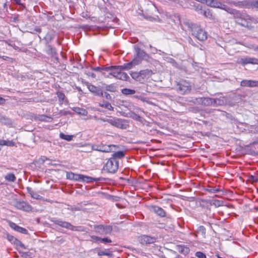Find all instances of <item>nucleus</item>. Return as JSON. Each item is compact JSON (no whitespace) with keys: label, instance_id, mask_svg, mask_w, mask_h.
Returning a JSON list of instances; mask_svg holds the SVG:
<instances>
[{"label":"nucleus","instance_id":"f257e3e1","mask_svg":"<svg viewBox=\"0 0 258 258\" xmlns=\"http://www.w3.org/2000/svg\"><path fill=\"white\" fill-rule=\"evenodd\" d=\"M184 24L191 31L192 35L201 41L207 39V32L198 25L192 24L189 21L184 22Z\"/></svg>","mask_w":258,"mask_h":258},{"label":"nucleus","instance_id":"f03ea898","mask_svg":"<svg viewBox=\"0 0 258 258\" xmlns=\"http://www.w3.org/2000/svg\"><path fill=\"white\" fill-rule=\"evenodd\" d=\"M228 13L233 15L235 22L237 24L244 27H248L249 24L247 21L252 20V17L248 15L241 13L240 11L231 8H230Z\"/></svg>","mask_w":258,"mask_h":258},{"label":"nucleus","instance_id":"7ed1b4c3","mask_svg":"<svg viewBox=\"0 0 258 258\" xmlns=\"http://www.w3.org/2000/svg\"><path fill=\"white\" fill-rule=\"evenodd\" d=\"M153 74L152 71L149 69L142 70L140 72H132L130 74L133 79L142 84L146 82Z\"/></svg>","mask_w":258,"mask_h":258},{"label":"nucleus","instance_id":"20e7f679","mask_svg":"<svg viewBox=\"0 0 258 258\" xmlns=\"http://www.w3.org/2000/svg\"><path fill=\"white\" fill-rule=\"evenodd\" d=\"M54 223L62 227L70 229L72 231H81L83 232L85 231V229L82 226H75L72 225L70 223L63 221L60 219L55 220L53 221Z\"/></svg>","mask_w":258,"mask_h":258},{"label":"nucleus","instance_id":"39448f33","mask_svg":"<svg viewBox=\"0 0 258 258\" xmlns=\"http://www.w3.org/2000/svg\"><path fill=\"white\" fill-rule=\"evenodd\" d=\"M118 167V162L116 159L111 158L107 161L103 168L108 172L114 173L117 171Z\"/></svg>","mask_w":258,"mask_h":258},{"label":"nucleus","instance_id":"423d86ee","mask_svg":"<svg viewBox=\"0 0 258 258\" xmlns=\"http://www.w3.org/2000/svg\"><path fill=\"white\" fill-rule=\"evenodd\" d=\"M177 85L178 92L182 94L189 93L191 89L190 83L186 80H180Z\"/></svg>","mask_w":258,"mask_h":258},{"label":"nucleus","instance_id":"0eeeda50","mask_svg":"<svg viewBox=\"0 0 258 258\" xmlns=\"http://www.w3.org/2000/svg\"><path fill=\"white\" fill-rule=\"evenodd\" d=\"M94 229L96 233L100 235L110 234L112 231V227L110 225H95Z\"/></svg>","mask_w":258,"mask_h":258},{"label":"nucleus","instance_id":"6e6552de","mask_svg":"<svg viewBox=\"0 0 258 258\" xmlns=\"http://www.w3.org/2000/svg\"><path fill=\"white\" fill-rule=\"evenodd\" d=\"M134 49L135 55L134 58L139 60V64L142 62L143 60H148L149 59V55L143 50H142L138 46L135 45Z\"/></svg>","mask_w":258,"mask_h":258},{"label":"nucleus","instance_id":"1a4fd4ad","mask_svg":"<svg viewBox=\"0 0 258 258\" xmlns=\"http://www.w3.org/2000/svg\"><path fill=\"white\" fill-rule=\"evenodd\" d=\"M206 4L213 8H219L226 11L227 13L229 11L230 7L222 4L218 0H207Z\"/></svg>","mask_w":258,"mask_h":258},{"label":"nucleus","instance_id":"9d476101","mask_svg":"<svg viewBox=\"0 0 258 258\" xmlns=\"http://www.w3.org/2000/svg\"><path fill=\"white\" fill-rule=\"evenodd\" d=\"M109 123L113 126L121 129H125L127 127V124L124 123V120L112 116H110Z\"/></svg>","mask_w":258,"mask_h":258},{"label":"nucleus","instance_id":"9b49d317","mask_svg":"<svg viewBox=\"0 0 258 258\" xmlns=\"http://www.w3.org/2000/svg\"><path fill=\"white\" fill-rule=\"evenodd\" d=\"M217 100H214L213 98H209V97H203V98H198L195 99V101H194L195 103L198 104H201L204 106H210L213 105V103H217Z\"/></svg>","mask_w":258,"mask_h":258},{"label":"nucleus","instance_id":"f8f14e48","mask_svg":"<svg viewBox=\"0 0 258 258\" xmlns=\"http://www.w3.org/2000/svg\"><path fill=\"white\" fill-rule=\"evenodd\" d=\"M239 62L242 66H245L247 64H258V58L246 56L241 58Z\"/></svg>","mask_w":258,"mask_h":258},{"label":"nucleus","instance_id":"ddd939ff","mask_svg":"<svg viewBox=\"0 0 258 258\" xmlns=\"http://www.w3.org/2000/svg\"><path fill=\"white\" fill-rule=\"evenodd\" d=\"M156 239L154 237L144 235L139 237V242L142 244H151L155 242Z\"/></svg>","mask_w":258,"mask_h":258},{"label":"nucleus","instance_id":"4468645a","mask_svg":"<svg viewBox=\"0 0 258 258\" xmlns=\"http://www.w3.org/2000/svg\"><path fill=\"white\" fill-rule=\"evenodd\" d=\"M14 206L18 209L26 211L31 210V207L27 203L23 201H15Z\"/></svg>","mask_w":258,"mask_h":258},{"label":"nucleus","instance_id":"2eb2a0df","mask_svg":"<svg viewBox=\"0 0 258 258\" xmlns=\"http://www.w3.org/2000/svg\"><path fill=\"white\" fill-rule=\"evenodd\" d=\"M113 147H114V146L113 145H98L96 146V148H95L94 150L98 151H101L102 152L109 153L112 151Z\"/></svg>","mask_w":258,"mask_h":258},{"label":"nucleus","instance_id":"dca6fc26","mask_svg":"<svg viewBox=\"0 0 258 258\" xmlns=\"http://www.w3.org/2000/svg\"><path fill=\"white\" fill-rule=\"evenodd\" d=\"M241 86L256 87H258V81L251 80H244L240 83Z\"/></svg>","mask_w":258,"mask_h":258},{"label":"nucleus","instance_id":"f3484780","mask_svg":"<svg viewBox=\"0 0 258 258\" xmlns=\"http://www.w3.org/2000/svg\"><path fill=\"white\" fill-rule=\"evenodd\" d=\"M139 60H138L137 59H133L132 61H131L130 62L124 63L122 66H119V67H120V69L121 70H130L132 68H133L134 67L139 65Z\"/></svg>","mask_w":258,"mask_h":258},{"label":"nucleus","instance_id":"a211bd4d","mask_svg":"<svg viewBox=\"0 0 258 258\" xmlns=\"http://www.w3.org/2000/svg\"><path fill=\"white\" fill-rule=\"evenodd\" d=\"M150 210L156 214L158 216L160 217H163L165 216V212L164 210L158 206H152L150 207Z\"/></svg>","mask_w":258,"mask_h":258},{"label":"nucleus","instance_id":"6ab92c4d","mask_svg":"<svg viewBox=\"0 0 258 258\" xmlns=\"http://www.w3.org/2000/svg\"><path fill=\"white\" fill-rule=\"evenodd\" d=\"M226 3L229 5H232L235 7L239 8H246V0L242 1H233L231 0H226L225 2Z\"/></svg>","mask_w":258,"mask_h":258},{"label":"nucleus","instance_id":"aec40b11","mask_svg":"<svg viewBox=\"0 0 258 258\" xmlns=\"http://www.w3.org/2000/svg\"><path fill=\"white\" fill-rule=\"evenodd\" d=\"M196 10L199 14L203 15L206 18L211 19L212 17V14L209 9L203 10L201 8H199L198 7Z\"/></svg>","mask_w":258,"mask_h":258},{"label":"nucleus","instance_id":"412c9836","mask_svg":"<svg viewBox=\"0 0 258 258\" xmlns=\"http://www.w3.org/2000/svg\"><path fill=\"white\" fill-rule=\"evenodd\" d=\"M9 225L12 229L19 232L25 234L27 231L26 229L17 225L16 223L12 222H10Z\"/></svg>","mask_w":258,"mask_h":258},{"label":"nucleus","instance_id":"4be33fe9","mask_svg":"<svg viewBox=\"0 0 258 258\" xmlns=\"http://www.w3.org/2000/svg\"><path fill=\"white\" fill-rule=\"evenodd\" d=\"M246 8L258 9V0L246 1Z\"/></svg>","mask_w":258,"mask_h":258},{"label":"nucleus","instance_id":"5701e85b","mask_svg":"<svg viewBox=\"0 0 258 258\" xmlns=\"http://www.w3.org/2000/svg\"><path fill=\"white\" fill-rule=\"evenodd\" d=\"M100 178H93V177L88 176H85L84 175H82V180H81L82 181L86 182L88 183L92 182L93 181H100Z\"/></svg>","mask_w":258,"mask_h":258},{"label":"nucleus","instance_id":"b1692460","mask_svg":"<svg viewBox=\"0 0 258 258\" xmlns=\"http://www.w3.org/2000/svg\"><path fill=\"white\" fill-rule=\"evenodd\" d=\"M112 69L113 68L111 67H105L101 75L105 78H110Z\"/></svg>","mask_w":258,"mask_h":258},{"label":"nucleus","instance_id":"393cba45","mask_svg":"<svg viewBox=\"0 0 258 258\" xmlns=\"http://www.w3.org/2000/svg\"><path fill=\"white\" fill-rule=\"evenodd\" d=\"M14 244L16 246V248L21 252V250L23 249H26V247L24 245L22 242L17 239V240H15V242H14Z\"/></svg>","mask_w":258,"mask_h":258},{"label":"nucleus","instance_id":"a878e982","mask_svg":"<svg viewBox=\"0 0 258 258\" xmlns=\"http://www.w3.org/2000/svg\"><path fill=\"white\" fill-rule=\"evenodd\" d=\"M123 70L120 69L118 75L116 76V79L125 81L127 80L128 76L126 73L122 72Z\"/></svg>","mask_w":258,"mask_h":258},{"label":"nucleus","instance_id":"bb28decb","mask_svg":"<svg viewBox=\"0 0 258 258\" xmlns=\"http://www.w3.org/2000/svg\"><path fill=\"white\" fill-rule=\"evenodd\" d=\"M177 250L178 252L186 255L189 252V249L188 247L184 245H179L177 247Z\"/></svg>","mask_w":258,"mask_h":258},{"label":"nucleus","instance_id":"cd10ccee","mask_svg":"<svg viewBox=\"0 0 258 258\" xmlns=\"http://www.w3.org/2000/svg\"><path fill=\"white\" fill-rule=\"evenodd\" d=\"M102 88L104 89L106 91H110L111 92H114L116 91V87L113 84L107 85L105 84H103Z\"/></svg>","mask_w":258,"mask_h":258},{"label":"nucleus","instance_id":"c85d7f7f","mask_svg":"<svg viewBox=\"0 0 258 258\" xmlns=\"http://www.w3.org/2000/svg\"><path fill=\"white\" fill-rule=\"evenodd\" d=\"M99 106L105 108L109 110H113V107L109 102L103 101V102L99 103Z\"/></svg>","mask_w":258,"mask_h":258},{"label":"nucleus","instance_id":"c756f323","mask_svg":"<svg viewBox=\"0 0 258 258\" xmlns=\"http://www.w3.org/2000/svg\"><path fill=\"white\" fill-rule=\"evenodd\" d=\"M74 110L78 114L83 115V116H86L88 114L87 111L82 108L79 107H76L74 109Z\"/></svg>","mask_w":258,"mask_h":258},{"label":"nucleus","instance_id":"7c9ffc66","mask_svg":"<svg viewBox=\"0 0 258 258\" xmlns=\"http://www.w3.org/2000/svg\"><path fill=\"white\" fill-rule=\"evenodd\" d=\"M113 68V69L111 70V76L113 77L116 78V76L118 75V73L120 70L119 66H111Z\"/></svg>","mask_w":258,"mask_h":258},{"label":"nucleus","instance_id":"2f4dec72","mask_svg":"<svg viewBox=\"0 0 258 258\" xmlns=\"http://www.w3.org/2000/svg\"><path fill=\"white\" fill-rule=\"evenodd\" d=\"M124 153L123 151H119L116 152H114L112 154V157L111 158H114L116 159V158L121 159L124 156Z\"/></svg>","mask_w":258,"mask_h":258},{"label":"nucleus","instance_id":"473e14b6","mask_svg":"<svg viewBox=\"0 0 258 258\" xmlns=\"http://www.w3.org/2000/svg\"><path fill=\"white\" fill-rule=\"evenodd\" d=\"M0 145L13 147L15 145V143L12 141L1 140L0 141Z\"/></svg>","mask_w":258,"mask_h":258},{"label":"nucleus","instance_id":"72a5a7b5","mask_svg":"<svg viewBox=\"0 0 258 258\" xmlns=\"http://www.w3.org/2000/svg\"><path fill=\"white\" fill-rule=\"evenodd\" d=\"M5 179L8 181L14 182L16 177L13 173H8L5 176Z\"/></svg>","mask_w":258,"mask_h":258},{"label":"nucleus","instance_id":"f704fd0d","mask_svg":"<svg viewBox=\"0 0 258 258\" xmlns=\"http://www.w3.org/2000/svg\"><path fill=\"white\" fill-rule=\"evenodd\" d=\"M87 86L90 92L95 93V94L98 92V89L96 86L88 83L87 84Z\"/></svg>","mask_w":258,"mask_h":258},{"label":"nucleus","instance_id":"c9c22d12","mask_svg":"<svg viewBox=\"0 0 258 258\" xmlns=\"http://www.w3.org/2000/svg\"><path fill=\"white\" fill-rule=\"evenodd\" d=\"M47 53L51 56H54L56 54L55 49L52 46L48 45L47 47Z\"/></svg>","mask_w":258,"mask_h":258},{"label":"nucleus","instance_id":"e433bc0d","mask_svg":"<svg viewBox=\"0 0 258 258\" xmlns=\"http://www.w3.org/2000/svg\"><path fill=\"white\" fill-rule=\"evenodd\" d=\"M59 137L63 140H65L68 141H71L73 140V135H65L63 133H61L59 134Z\"/></svg>","mask_w":258,"mask_h":258},{"label":"nucleus","instance_id":"4c0bfd02","mask_svg":"<svg viewBox=\"0 0 258 258\" xmlns=\"http://www.w3.org/2000/svg\"><path fill=\"white\" fill-rule=\"evenodd\" d=\"M121 92L124 95H132L136 93V91L133 89L124 88L122 89Z\"/></svg>","mask_w":258,"mask_h":258},{"label":"nucleus","instance_id":"58836bf2","mask_svg":"<svg viewBox=\"0 0 258 258\" xmlns=\"http://www.w3.org/2000/svg\"><path fill=\"white\" fill-rule=\"evenodd\" d=\"M56 95L57 96V97L58 98L59 101L60 102V103H62L66 98L64 93H63L61 92H57L56 93Z\"/></svg>","mask_w":258,"mask_h":258},{"label":"nucleus","instance_id":"ea45409f","mask_svg":"<svg viewBox=\"0 0 258 258\" xmlns=\"http://www.w3.org/2000/svg\"><path fill=\"white\" fill-rule=\"evenodd\" d=\"M39 119L41 121L49 122L52 120V118L46 115H40L39 117Z\"/></svg>","mask_w":258,"mask_h":258},{"label":"nucleus","instance_id":"a19ab883","mask_svg":"<svg viewBox=\"0 0 258 258\" xmlns=\"http://www.w3.org/2000/svg\"><path fill=\"white\" fill-rule=\"evenodd\" d=\"M130 117L136 120H141V117L135 112H131L130 113Z\"/></svg>","mask_w":258,"mask_h":258},{"label":"nucleus","instance_id":"79ce46f5","mask_svg":"<svg viewBox=\"0 0 258 258\" xmlns=\"http://www.w3.org/2000/svg\"><path fill=\"white\" fill-rule=\"evenodd\" d=\"M0 122L4 124H7L9 123V119L5 116L0 114Z\"/></svg>","mask_w":258,"mask_h":258},{"label":"nucleus","instance_id":"37998d69","mask_svg":"<svg viewBox=\"0 0 258 258\" xmlns=\"http://www.w3.org/2000/svg\"><path fill=\"white\" fill-rule=\"evenodd\" d=\"M198 232L201 233L202 235H205L206 234V228L203 226H200L198 229Z\"/></svg>","mask_w":258,"mask_h":258},{"label":"nucleus","instance_id":"c03bdc74","mask_svg":"<svg viewBox=\"0 0 258 258\" xmlns=\"http://www.w3.org/2000/svg\"><path fill=\"white\" fill-rule=\"evenodd\" d=\"M29 194L31 195L32 197L38 199L39 196L37 195L35 192H34L33 190H31V189H28Z\"/></svg>","mask_w":258,"mask_h":258},{"label":"nucleus","instance_id":"a18cd8bd","mask_svg":"<svg viewBox=\"0 0 258 258\" xmlns=\"http://www.w3.org/2000/svg\"><path fill=\"white\" fill-rule=\"evenodd\" d=\"M90 238H91V240L94 242H98L99 241H100V239H101V237H99L98 236H94V235H92V236H90Z\"/></svg>","mask_w":258,"mask_h":258},{"label":"nucleus","instance_id":"49530a36","mask_svg":"<svg viewBox=\"0 0 258 258\" xmlns=\"http://www.w3.org/2000/svg\"><path fill=\"white\" fill-rule=\"evenodd\" d=\"M7 239L13 244L14 242H15V240H17V238H15L13 235L9 234H7Z\"/></svg>","mask_w":258,"mask_h":258},{"label":"nucleus","instance_id":"de8ad7c7","mask_svg":"<svg viewBox=\"0 0 258 258\" xmlns=\"http://www.w3.org/2000/svg\"><path fill=\"white\" fill-rule=\"evenodd\" d=\"M195 255L198 258H206L205 254L201 251L197 252Z\"/></svg>","mask_w":258,"mask_h":258},{"label":"nucleus","instance_id":"09e8293b","mask_svg":"<svg viewBox=\"0 0 258 258\" xmlns=\"http://www.w3.org/2000/svg\"><path fill=\"white\" fill-rule=\"evenodd\" d=\"M98 255L102 256V255H107V256H111L112 255V253L109 252H106L104 251H100L98 252Z\"/></svg>","mask_w":258,"mask_h":258},{"label":"nucleus","instance_id":"8fccbe9b","mask_svg":"<svg viewBox=\"0 0 258 258\" xmlns=\"http://www.w3.org/2000/svg\"><path fill=\"white\" fill-rule=\"evenodd\" d=\"M96 119L98 121H101L103 122H107L109 123V119H110V116L106 117L105 118L100 117V118H97L95 117Z\"/></svg>","mask_w":258,"mask_h":258},{"label":"nucleus","instance_id":"3c124183","mask_svg":"<svg viewBox=\"0 0 258 258\" xmlns=\"http://www.w3.org/2000/svg\"><path fill=\"white\" fill-rule=\"evenodd\" d=\"M100 242L104 243H111L112 242L111 240L108 238H101Z\"/></svg>","mask_w":258,"mask_h":258},{"label":"nucleus","instance_id":"603ef678","mask_svg":"<svg viewBox=\"0 0 258 258\" xmlns=\"http://www.w3.org/2000/svg\"><path fill=\"white\" fill-rule=\"evenodd\" d=\"M74 178L73 180L76 181H81L82 174H78L74 173Z\"/></svg>","mask_w":258,"mask_h":258},{"label":"nucleus","instance_id":"864d4df0","mask_svg":"<svg viewBox=\"0 0 258 258\" xmlns=\"http://www.w3.org/2000/svg\"><path fill=\"white\" fill-rule=\"evenodd\" d=\"M104 67H95V68H92V70H93V71H94L95 72H100L102 74V71H103V70L104 69Z\"/></svg>","mask_w":258,"mask_h":258},{"label":"nucleus","instance_id":"5fc2aeb1","mask_svg":"<svg viewBox=\"0 0 258 258\" xmlns=\"http://www.w3.org/2000/svg\"><path fill=\"white\" fill-rule=\"evenodd\" d=\"M74 173L69 172L67 174V177L69 179L73 180L74 178Z\"/></svg>","mask_w":258,"mask_h":258},{"label":"nucleus","instance_id":"6e6d98bb","mask_svg":"<svg viewBox=\"0 0 258 258\" xmlns=\"http://www.w3.org/2000/svg\"><path fill=\"white\" fill-rule=\"evenodd\" d=\"M214 100H218L217 101V103H213V106H217V105H221L222 103H223V101L221 100L220 99H214Z\"/></svg>","mask_w":258,"mask_h":258},{"label":"nucleus","instance_id":"4d7b16f0","mask_svg":"<svg viewBox=\"0 0 258 258\" xmlns=\"http://www.w3.org/2000/svg\"><path fill=\"white\" fill-rule=\"evenodd\" d=\"M103 96H104L103 97H105L107 100H111V96L109 94H108L107 92H104Z\"/></svg>","mask_w":258,"mask_h":258},{"label":"nucleus","instance_id":"13d9d810","mask_svg":"<svg viewBox=\"0 0 258 258\" xmlns=\"http://www.w3.org/2000/svg\"><path fill=\"white\" fill-rule=\"evenodd\" d=\"M250 178L251 179V180L252 181V182H257L258 181V179L256 177V176H252L251 175L250 177Z\"/></svg>","mask_w":258,"mask_h":258},{"label":"nucleus","instance_id":"bf43d9fd","mask_svg":"<svg viewBox=\"0 0 258 258\" xmlns=\"http://www.w3.org/2000/svg\"><path fill=\"white\" fill-rule=\"evenodd\" d=\"M104 93V92H103L102 91H101L100 90L98 89V92L96 93V95L99 96L103 97Z\"/></svg>","mask_w":258,"mask_h":258},{"label":"nucleus","instance_id":"052dcab7","mask_svg":"<svg viewBox=\"0 0 258 258\" xmlns=\"http://www.w3.org/2000/svg\"><path fill=\"white\" fill-rule=\"evenodd\" d=\"M87 74L89 76H91L92 78H96V75L92 73V72H88V73H87Z\"/></svg>","mask_w":258,"mask_h":258},{"label":"nucleus","instance_id":"680f3d73","mask_svg":"<svg viewBox=\"0 0 258 258\" xmlns=\"http://www.w3.org/2000/svg\"><path fill=\"white\" fill-rule=\"evenodd\" d=\"M21 253H22V256L24 258H27L28 256H29L28 252H25L21 251Z\"/></svg>","mask_w":258,"mask_h":258},{"label":"nucleus","instance_id":"e2e57ef3","mask_svg":"<svg viewBox=\"0 0 258 258\" xmlns=\"http://www.w3.org/2000/svg\"><path fill=\"white\" fill-rule=\"evenodd\" d=\"M5 102L6 100L4 98L0 97V105L5 104Z\"/></svg>","mask_w":258,"mask_h":258},{"label":"nucleus","instance_id":"0e129e2a","mask_svg":"<svg viewBox=\"0 0 258 258\" xmlns=\"http://www.w3.org/2000/svg\"><path fill=\"white\" fill-rule=\"evenodd\" d=\"M219 191V189L217 188H213L210 190V191L213 193H216V192H218Z\"/></svg>","mask_w":258,"mask_h":258},{"label":"nucleus","instance_id":"69168bd1","mask_svg":"<svg viewBox=\"0 0 258 258\" xmlns=\"http://www.w3.org/2000/svg\"><path fill=\"white\" fill-rule=\"evenodd\" d=\"M34 30L36 32L40 33L41 32V29L38 27H35Z\"/></svg>","mask_w":258,"mask_h":258},{"label":"nucleus","instance_id":"338daca9","mask_svg":"<svg viewBox=\"0 0 258 258\" xmlns=\"http://www.w3.org/2000/svg\"><path fill=\"white\" fill-rule=\"evenodd\" d=\"M140 99H141L142 101H143V102H147V103H150L149 101H147V100H146V98H144V97H140Z\"/></svg>","mask_w":258,"mask_h":258},{"label":"nucleus","instance_id":"774afa93","mask_svg":"<svg viewBox=\"0 0 258 258\" xmlns=\"http://www.w3.org/2000/svg\"><path fill=\"white\" fill-rule=\"evenodd\" d=\"M250 20L254 23H258V19H254L252 17V20Z\"/></svg>","mask_w":258,"mask_h":258}]
</instances>
